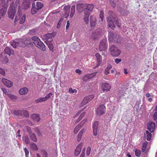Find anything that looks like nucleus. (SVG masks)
Masks as SVG:
<instances>
[{"mask_svg":"<svg viewBox=\"0 0 157 157\" xmlns=\"http://www.w3.org/2000/svg\"><path fill=\"white\" fill-rule=\"evenodd\" d=\"M121 61V59L116 58L115 59V62L116 64H118Z\"/></svg>","mask_w":157,"mask_h":157,"instance_id":"obj_56","label":"nucleus"},{"mask_svg":"<svg viewBox=\"0 0 157 157\" xmlns=\"http://www.w3.org/2000/svg\"><path fill=\"white\" fill-rule=\"evenodd\" d=\"M8 16L10 18L13 19L15 16V13L14 7H10L8 12Z\"/></svg>","mask_w":157,"mask_h":157,"instance_id":"obj_8","label":"nucleus"},{"mask_svg":"<svg viewBox=\"0 0 157 157\" xmlns=\"http://www.w3.org/2000/svg\"><path fill=\"white\" fill-rule=\"evenodd\" d=\"M24 151L25 153L26 157H28L29 153V150H27L26 147H25L24 148Z\"/></svg>","mask_w":157,"mask_h":157,"instance_id":"obj_55","label":"nucleus"},{"mask_svg":"<svg viewBox=\"0 0 157 157\" xmlns=\"http://www.w3.org/2000/svg\"><path fill=\"white\" fill-rule=\"evenodd\" d=\"M6 12V10L5 8H2L0 9V19L3 17Z\"/></svg>","mask_w":157,"mask_h":157,"instance_id":"obj_27","label":"nucleus"},{"mask_svg":"<svg viewBox=\"0 0 157 157\" xmlns=\"http://www.w3.org/2000/svg\"><path fill=\"white\" fill-rule=\"evenodd\" d=\"M5 72L3 69L0 68V74L2 75H4L5 74Z\"/></svg>","mask_w":157,"mask_h":157,"instance_id":"obj_59","label":"nucleus"},{"mask_svg":"<svg viewBox=\"0 0 157 157\" xmlns=\"http://www.w3.org/2000/svg\"><path fill=\"white\" fill-rule=\"evenodd\" d=\"M112 66L110 64H109L108 66L107 67L104 73L105 75H107L109 73V71L112 68Z\"/></svg>","mask_w":157,"mask_h":157,"instance_id":"obj_30","label":"nucleus"},{"mask_svg":"<svg viewBox=\"0 0 157 157\" xmlns=\"http://www.w3.org/2000/svg\"><path fill=\"white\" fill-rule=\"evenodd\" d=\"M22 6L24 7V9H27L29 7V6H30V4L29 2H27V3L26 4V2H24L23 3Z\"/></svg>","mask_w":157,"mask_h":157,"instance_id":"obj_38","label":"nucleus"},{"mask_svg":"<svg viewBox=\"0 0 157 157\" xmlns=\"http://www.w3.org/2000/svg\"><path fill=\"white\" fill-rule=\"evenodd\" d=\"M36 6L37 8V10H39L43 7V4L41 2L38 1L36 2Z\"/></svg>","mask_w":157,"mask_h":157,"instance_id":"obj_34","label":"nucleus"},{"mask_svg":"<svg viewBox=\"0 0 157 157\" xmlns=\"http://www.w3.org/2000/svg\"><path fill=\"white\" fill-rule=\"evenodd\" d=\"M98 122V121H95L93 124V132L94 135H97V131L99 128Z\"/></svg>","mask_w":157,"mask_h":157,"instance_id":"obj_10","label":"nucleus"},{"mask_svg":"<svg viewBox=\"0 0 157 157\" xmlns=\"http://www.w3.org/2000/svg\"><path fill=\"white\" fill-rule=\"evenodd\" d=\"M135 154L136 156L137 157L140 156V151L138 150H136L135 151Z\"/></svg>","mask_w":157,"mask_h":157,"instance_id":"obj_51","label":"nucleus"},{"mask_svg":"<svg viewBox=\"0 0 157 157\" xmlns=\"http://www.w3.org/2000/svg\"><path fill=\"white\" fill-rule=\"evenodd\" d=\"M4 52L5 53L7 54L9 56L13 55V51L11 50V49L8 47H6L4 49Z\"/></svg>","mask_w":157,"mask_h":157,"instance_id":"obj_21","label":"nucleus"},{"mask_svg":"<svg viewBox=\"0 0 157 157\" xmlns=\"http://www.w3.org/2000/svg\"><path fill=\"white\" fill-rule=\"evenodd\" d=\"M2 82L7 87H10L13 85V83L11 81L6 79L3 78L2 79Z\"/></svg>","mask_w":157,"mask_h":157,"instance_id":"obj_14","label":"nucleus"},{"mask_svg":"<svg viewBox=\"0 0 157 157\" xmlns=\"http://www.w3.org/2000/svg\"><path fill=\"white\" fill-rule=\"evenodd\" d=\"M82 135L78 133V136L77 140L78 141H80L82 138Z\"/></svg>","mask_w":157,"mask_h":157,"instance_id":"obj_61","label":"nucleus"},{"mask_svg":"<svg viewBox=\"0 0 157 157\" xmlns=\"http://www.w3.org/2000/svg\"><path fill=\"white\" fill-rule=\"evenodd\" d=\"M10 43L11 46L14 48H15L19 46V44L18 42L15 41H10Z\"/></svg>","mask_w":157,"mask_h":157,"instance_id":"obj_31","label":"nucleus"},{"mask_svg":"<svg viewBox=\"0 0 157 157\" xmlns=\"http://www.w3.org/2000/svg\"><path fill=\"white\" fill-rule=\"evenodd\" d=\"M47 36L48 40H52L51 38L54 36V33H48L47 34Z\"/></svg>","mask_w":157,"mask_h":157,"instance_id":"obj_46","label":"nucleus"},{"mask_svg":"<svg viewBox=\"0 0 157 157\" xmlns=\"http://www.w3.org/2000/svg\"><path fill=\"white\" fill-rule=\"evenodd\" d=\"M90 26L92 28H94L96 25V19L95 17L93 16H91L90 18Z\"/></svg>","mask_w":157,"mask_h":157,"instance_id":"obj_15","label":"nucleus"},{"mask_svg":"<svg viewBox=\"0 0 157 157\" xmlns=\"http://www.w3.org/2000/svg\"><path fill=\"white\" fill-rule=\"evenodd\" d=\"M28 91V88L24 87L21 89L19 91V93L21 95H25L26 94Z\"/></svg>","mask_w":157,"mask_h":157,"instance_id":"obj_23","label":"nucleus"},{"mask_svg":"<svg viewBox=\"0 0 157 157\" xmlns=\"http://www.w3.org/2000/svg\"><path fill=\"white\" fill-rule=\"evenodd\" d=\"M69 92L70 93H76L77 92V90H76L75 89H74L73 90L72 88L71 87L69 89Z\"/></svg>","mask_w":157,"mask_h":157,"instance_id":"obj_49","label":"nucleus"},{"mask_svg":"<svg viewBox=\"0 0 157 157\" xmlns=\"http://www.w3.org/2000/svg\"><path fill=\"white\" fill-rule=\"evenodd\" d=\"M97 60L98 62L101 63L102 61V59L101 56L98 53H96L95 54Z\"/></svg>","mask_w":157,"mask_h":157,"instance_id":"obj_26","label":"nucleus"},{"mask_svg":"<svg viewBox=\"0 0 157 157\" xmlns=\"http://www.w3.org/2000/svg\"><path fill=\"white\" fill-rule=\"evenodd\" d=\"M104 18V12L102 11H101L100 12V18L99 21H103Z\"/></svg>","mask_w":157,"mask_h":157,"instance_id":"obj_48","label":"nucleus"},{"mask_svg":"<svg viewBox=\"0 0 157 157\" xmlns=\"http://www.w3.org/2000/svg\"><path fill=\"white\" fill-rule=\"evenodd\" d=\"M42 39L43 40H48L47 38V34L44 35L43 37H42Z\"/></svg>","mask_w":157,"mask_h":157,"instance_id":"obj_60","label":"nucleus"},{"mask_svg":"<svg viewBox=\"0 0 157 157\" xmlns=\"http://www.w3.org/2000/svg\"><path fill=\"white\" fill-rule=\"evenodd\" d=\"M87 121V119H86L85 120L81 121L79 124L80 125L81 127H82L85 124V123Z\"/></svg>","mask_w":157,"mask_h":157,"instance_id":"obj_53","label":"nucleus"},{"mask_svg":"<svg viewBox=\"0 0 157 157\" xmlns=\"http://www.w3.org/2000/svg\"><path fill=\"white\" fill-rule=\"evenodd\" d=\"M85 115V113L84 112H83L80 115V116L78 119L77 122H78L80 121L82 118V117L84 116Z\"/></svg>","mask_w":157,"mask_h":157,"instance_id":"obj_50","label":"nucleus"},{"mask_svg":"<svg viewBox=\"0 0 157 157\" xmlns=\"http://www.w3.org/2000/svg\"><path fill=\"white\" fill-rule=\"evenodd\" d=\"M30 136L32 140L35 142H36L37 141V140L36 138V136L35 134L33 133H30Z\"/></svg>","mask_w":157,"mask_h":157,"instance_id":"obj_33","label":"nucleus"},{"mask_svg":"<svg viewBox=\"0 0 157 157\" xmlns=\"http://www.w3.org/2000/svg\"><path fill=\"white\" fill-rule=\"evenodd\" d=\"M82 144H80L75 149V156H78L80 153L81 151Z\"/></svg>","mask_w":157,"mask_h":157,"instance_id":"obj_17","label":"nucleus"},{"mask_svg":"<svg viewBox=\"0 0 157 157\" xmlns=\"http://www.w3.org/2000/svg\"><path fill=\"white\" fill-rule=\"evenodd\" d=\"M105 111V107L104 105H100L96 110V113L98 116H101L104 114Z\"/></svg>","mask_w":157,"mask_h":157,"instance_id":"obj_3","label":"nucleus"},{"mask_svg":"<svg viewBox=\"0 0 157 157\" xmlns=\"http://www.w3.org/2000/svg\"><path fill=\"white\" fill-rule=\"evenodd\" d=\"M97 72H94L90 74H88L84 76L82 78L84 81L86 82L95 76Z\"/></svg>","mask_w":157,"mask_h":157,"instance_id":"obj_6","label":"nucleus"},{"mask_svg":"<svg viewBox=\"0 0 157 157\" xmlns=\"http://www.w3.org/2000/svg\"><path fill=\"white\" fill-rule=\"evenodd\" d=\"M70 23L69 21H67V25L66 26V29L67 30L69 28L70 26Z\"/></svg>","mask_w":157,"mask_h":157,"instance_id":"obj_62","label":"nucleus"},{"mask_svg":"<svg viewBox=\"0 0 157 157\" xmlns=\"http://www.w3.org/2000/svg\"><path fill=\"white\" fill-rule=\"evenodd\" d=\"M21 11L19 7L18 8V11L17 15L16 16L14 19V22H16L18 20L19 17H21Z\"/></svg>","mask_w":157,"mask_h":157,"instance_id":"obj_20","label":"nucleus"},{"mask_svg":"<svg viewBox=\"0 0 157 157\" xmlns=\"http://www.w3.org/2000/svg\"><path fill=\"white\" fill-rule=\"evenodd\" d=\"M31 117L34 121H39L40 119L39 115L38 114H33L31 115Z\"/></svg>","mask_w":157,"mask_h":157,"instance_id":"obj_22","label":"nucleus"},{"mask_svg":"<svg viewBox=\"0 0 157 157\" xmlns=\"http://www.w3.org/2000/svg\"><path fill=\"white\" fill-rule=\"evenodd\" d=\"M101 32L100 29H97L93 32L92 37L94 39H96L101 36Z\"/></svg>","mask_w":157,"mask_h":157,"instance_id":"obj_7","label":"nucleus"},{"mask_svg":"<svg viewBox=\"0 0 157 157\" xmlns=\"http://www.w3.org/2000/svg\"><path fill=\"white\" fill-rule=\"evenodd\" d=\"M75 6H73L71 8V11L70 14V17H72L74 14L75 12Z\"/></svg>","mask_w":157,"mask_h":157,"instance_id":"obj_28","label":"nucleus"},{"mask_svg":"<svg viewBox=\"0 0 157 157\" xmlns=\"http://www.w3.org/2000/svg\"><path fill=\"white\" fill-rule=\"evenodd\" d=\"M122 38L119 35H116L114 37V41L115 42L120 43L121 42Z\"/></svg>","mask_w":157,"mask_h":157,"instance_id":"obj_25","label":"nucleus"},{"mask_svg":"<svg viewBox=\"0 0 157 157\" xmlns=\"http://www.w3.org/2000/svg\"><path fill=\"white\" fill-rule=\"evenodd\" d=\"M52 94L51 93H50L47 95L45 97H44L45 100L46 101L50 97V96L52 95Z\"/></svg>","mask_w":157,"mask_h":157,"instance_id":"obj_54","label":"nucleus"},{"mask_svg":"<svg viewBox=\"0 0 157 157\" xmlns=\"http://www.w3.org/2000/svg\"><path fill=\"white\" fill-rule=\"evenodd\" d=\"M41 154L42 157H48V154L45 150H41Z\"/></svg>","mask_w":157,"mask_h":157,"instance_id":"obj_39","label":"nucleus"},{"mask_svg":"<svg viewBox=\"0 0 157 157\" xmlns=\"http://www.w3.org/2000/svg\"><path fill=\"white\" fill-rule=\"evenodd\" d=\"M94 8V6L92 4L84 5V13L90 14Z\"/></svg>","mask_w":157,"mask_h":157,"instance_id":"obj_4","label":"nucleus"},{"mask_svg":"<svg viewBox=\"0 0 157 157\" xmlns=\"http://www.w3.org/2000/svg\"><path fill=\"white\" fill-rule=\"evenodd\" d=\"M45 101L44 98H40L36 99L35 101V102L36 103H38L42 101Z\"/></svg>","mask_w":157,"mask_h":157,"instance_id":"obj_45","label":"nucleus"},{"mask_svg":"<svg viewBox=\"0 0 157 157\" xmlns=\"http://www.w3.org/2000/svg\"><path fill=\"white\" fill-rule=\"evenodd\" d=\"M21 110H16L14 111L13 113L17 116H21Z\"/></svg>","mask_w":157,"mask_h":157,"instance_id":"obj_47","label":"nucleus"},{"mask_svg":"<svg viewBox=\"0 0 157 157\" xmlns=\"http://www.w3.org/2000/svg\"><path fill=\"white\" fill-rule=\"evenodd\" d=\"M115 35H114L112 33H109L108 35V39L109 42H111L113 40H114V37Z\"/></svg>","mask_w":157,"mask_h":157,"instance_id":"obj_32","label":"nucleus"},{"mask_svg":"<svg viewBox=\"0 0 157 157\" xmlns=\"http://www.w3.org/2000/svg\"><path fill=\"white\" fill-rule=\"evenodd\" d=\"M94 96L92 95H90L85 97L81 103V105L83 106L91 101L94 98Z\"/></svg>","mask_w":157,"mask_h":157,"instance_id":"obj_9","label":"nucleus"},{"mask_svg":"<svg viewBox=\"0 0 157 157\" xmlns=\"http://www.w3.org/2000/svg\"><path fill=\"white\" fill-rule=\"evenodd\" d=\"M146 133L147 134V139L148 141H150L151 138V134L147 131H146Z\"/></svg>","mask_w":157,"mask_h":157,"instance_id":"obj_35","label":"nucleus"},{"mask_svg":"<svg viewBox=\"0 0 157 157\" xmlns=\"http://www.w3.org/2000/svg\"><path fill=\"white\" fill-rule=\"evenodd\" d=\"M81 127V126L79 124L77 125L74 129V133L76 134L80 130Z\"/></svg>","mask_w":157,"mask_h":157,"instance_id":"obj_40","label":"nucleus"},{"mask_svg":"<svg viewBox=\"0 0 157 157\" xmlns=\"http://www.w3.org/2000/svg\"><path fill=\"white\" fill-rule=\"evenodd\" d=\"M147 144V141H145L143 144L142 147H145V148H146Z\"/></svg>","mask_w":157,"mask_h":157,"instance_id":"obj_63","label":"nucleus"},{"mask_svg":"<svg viewBox=\"0 0 157 157\" xmlns=\"http://www.w3.org/2000/svg\"><path fill=\"white\" fill-rule=\"evenodd\" d=\"M76 73H78L79 74H80L81 73L82 71L79 69H77L75 70Z\"/></svg>","mask_w":157,"mask_h":157,"instance_id":"obj_64","label":"nucleus"},{"mask_svg":"<svg viewBox=\"0 0 157 157\" xmlns=\"http://www.w3.org/2000/svg\"><path fill=\"white\" fill-rule=\"evenodd\" d=\"M20 18L19 19H20V21L21 24L23 23H24L25 21V15H23L22 17L21 16Z\"/></svg>","mask_w":157,"mask_h":157,"instance_id":"obj_43","label":"nucleus"},{"mask_svg":"<svg viewBox=\"0 0 157 157\" xmlns=\"http://www.w3.org/2000/svg\"><path fill=\"white\" fill-rule=\"evenodd\" d=\"M37 8H36L34 4H32V7L31 10V13L32 14H34L36 13L37 11Z\"/></svg>","mask_w":157,"mask_h":157,"instance_id":"obj_29","label":"nucleus"},{"mask_svg":"<svg viewBox=\"0 0 157 157\" xmlns=\"http://www.w3.org/2000/svg\"><path fill=\"white\" fill-rule=\"evenodd\" d=\"M35 45L37 47L40 48L43 51H44L45 50V46L44 44L41 41H39V42H35Z\"/></svg>","mask_w":157,"mask_h":157,"instance_id":"obj_11","label":"nucleus"},{"mask_svg":"<svg viewBox=\"0 0 157 157\" xmlns=\"http://www.w3.org/2000/svg\"><path fill=\"white\" fill-rule=\"evenodd\" d=\"M30 147L34 150L37 151L38 149L37 146L34 143H32L30 144Z\"/></svg>","mask_w":157,"mask_h":157,"instance_id":"obj_36","label":"nucleus"},{"mask_svg":"<svg viewBox=\"0 0 157 157\" xmlns=\"http://www.w3.org/2000/svg\"><path fill=\"white\" fill-rule=\"evenodd\" d=\"M155 124L152 122H149L147 124L148 129L151 132H153L155 129Z\"/></svg>","mask_w":157,"mask_h":157,"instance_id":"obj_12","label":"nucleus"},{"mask_svg":"<svg viewBox=\"0 0 157 157\" xmlns=\"http://www.w3.org/2000/svg\"><path fill=\"white\" fill-rule=\"evenodd\" d=\"M21 116H24L26 117L29 116V114L28 112L25 110H21Z\"/></svg>","mask_w":157,"mask_h":157,"instance_id":"obj_37","label":"nucleus"},{"mask_svg":"<svg viewBox=\"0 0 157 157\" xmlns=\"http://www.w3.org/2000/svg\"><path fill=\"white\" fill-rule=\"evenodd\" d=\"M106 39L102 40L100 42L99 45V50L101 51H105L107 49V46L106 45Z\"/></svg>","mask_w":157,"mask_h":157,"instance_id":"obj_5","label":"nucleus"},{"mask_svg":"<svg viewBox=\"0 0 157 157\" xmlns=\"http://www.w3.org/2000/svg\"><path fill=\"white\" fill-rule=\"evenodd\" d=\"M110 86L107 83H103L101 85V88L103 91H108L110 89Z\"/></svg>","mask_w":157,"mask_h":157,"instance_id":"obj_13","label":"nucleus"},{"mask_svg":"<svg viewBox=\"0 0 157 157\" xmlns=\"http://www.w3.org/2000/svg\"><path fill=\"white\" fill-rule=\"evenodd\" d=\"M18 43L19 46L22 47L26 46L27 44L28 43V40L26 39H21L19 41Z\"/></svg>","mask_w":157,"mask_h":157,"instance_id":"obj_16","label":"nucleus"},{"mask_svg":"<svg viewBox=\"0 0 157 157\" xmlns=\"http://www.w3.org/2000/svg\"><path fill=\"white\" fill-rule=\"evenodd\" d=\"M32 40H33L34 41V43L35 44V43L36 42H39V41H40V39L38 37H37L36 36H34L32 38Z\"/></svg>","mask_w":157,"mask_h":157,"instance_id":"obj_44","label":"nucleus"},{"mask_svg":"<svg viewBox=\"0 0 157 157\" xmlns=\"http://www.w3.org/2000/svg\"><path fill=\"white\" fill-rule=\"evenodd\" d=\"M76 8L78 12H80L83 10H84V4H77Z\"/></svg>","mask_w":157,"mask_h":157,"instance_id":"obj_19","label":"nucleus"},{"mask_svg":"<svg viewBox=\"0 0 157 157\" xmlns=\"http://www.w3.org/2000/svg\"><path fill=\"white\" fill-rule=\"evenodd\" d=\"M91 151V148L90 147H88L87 151H86V154L87 155H90Z\"/></svg>","mask_w":157,"mask_h":157,"instance_id":"obj_57","label":"nucleus"},{"mask_svg":"<svg viewBox=\"0 0 157 157\" xmlns=\"http://www.w3.org/2000/svg\"><path fill=\"white\" fill-rule=\"evenodd\" d=\"M7 95L10 98L11 100H14L17 98L16 96L11 94H7Z\"/></svg>","mask_w":157,"mask_h":157,"instance_id":"obj_41","label":"nucleus"},{"mask_svg":"<svg viewBox=\"0 0 157 157\" xmlns=\"http://www.w3.org/2000/svg\"><path fill=\"white\" fill-rule=\"evenodd\" d=\"M52 41V40H46L45 42L46 44L48 45V48L51 51H53L54 48L52 43L51 42Z\"/></svg>","mask_w":157,"mask_h":157,"instance_id":"obj_18","label":"nucleus"},{"mask_svg":"<svg viewBox=\"0 0 157 157\" xmlns=\"http://www.w3.org/2000/svg\"><path fill=\"white\" fill-rule=\"evenodd\" d=\"M153 118L154 121L156 120V122L157 123V111H156L153 116Z\"/></svg>","mask_w":157,"mask_h":157,"instance_id":"obj_52","label":"nucleus"},{"mask_svg":"<svg viewBox=\"0 0 157 157\" xmlns=\"http://www.w3.org/2000/svg\"><path fill=\"white\" fill-rule=\"evenodd\" d=\"M23 139L26 144H28L29 143V139L28 136H24L23 138Z\"/></svg>","mask_w":157,"mask_h":157,"instance_id":"obj_42","label":"nucleus"},{"mask_svg":"<svg viewBox=\"0 0 157 157\" xmlns=\"http://www.w3.org/2000/svg\"><path fill=\"white\" fill-rule=\"evenodd\" d=\"M84 14L85 15L83 17V20L87 24L89 23L90 14L86 13H84Z\"/></svg>","mask_w":157,"mask_h":157,"instance_id":"obj_24","label":"nucleus"},{"mask_svg":"<svg viewBox=\"0 0 157 157\" xmlns=\"http://www.w3.org/2000/svg\"><path fill=\"white\" fill-rule=\"evenodd\" d=\"M2 91H3V93L6 95H7V94H9L6 90L4 88H2L1 89Z\"/></svg>","mask_w":157,"mask_h":157,"instance_id":"obj_58","label":"nucleus"},{"mask_svg":"<svg viewBox=\"0 0 157 157\" xmlns=\"http://www.w3.org/2000/svg\"><path fill=\"white\" fill-rule=\"evenodd\" d=\"M110 50L111 55L114 56H118L121 53L120 50L114 45L111 46Z\"/></svg>","mask_w":157,"mask_h":157,"instance_id":"obj_2","label":"nucleus"},{"mask_svg":"<svg viewBox=\"0 0 157 157\" xmlns=\"http://www.w3.org/2000/svg\"><path fill=\"white\" fill-rule=\"evenodd\" d=\"M107 21L109 27L112 29H113L115 28V24H116L118 27H121V23L117 17H113V16H109L107 17Z\"/></svg>","mask_w":157,"mask_h":157,"instance_id":"obj_1","label":"nucleus"}]
</instances>
